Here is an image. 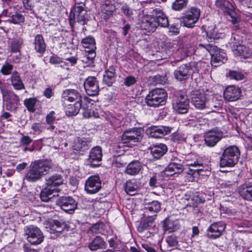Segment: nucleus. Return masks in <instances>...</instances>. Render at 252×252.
<instances>
[{
	"mask_svg": "<svg viewBox=\"0 0 252 252\" xmlns=\"http://www.w3.org/2000/svg\"><path fill=\"white\" fill-rule=\"evenodd\" d=\"M53 166V163L50 160H36L30 164L24 179L29 182H37L48 173Z\"/></svg>",
	"mask_w": 252,
	"mask_h": 252,
	"instance_id": "obj_1",
	"label": "nucleus"
},
{
	"mask_svg": "<svg viewBox=\"0 0 252 252\" xmlns=\"http://www.w3.org/2000/svg\"><path fill=\"white\" fill-rule=\"evenodd\" d=\"M167 98V94L165 90L156 89L149 92L145 98V102L148 106L156 108L164 105Z\"/></svg>",
	"mask_w": 252,
	"mask_h": 252,
	"instance_id": "obj_2",
	"label": "nucleus"
},
{
	"mask_svg": "<svg viewBox=\"0 0 252 252\" xmlns=\"http://www.w3.org/2000/svg\"><path fill=\"white\" fill-rule=\"evenodd\" d=\"M85 5L84 2H75L69 15V22L71 25H73L76 21L83 25L86 23L88 16L87 10L85 8Z\"/></svg>",
	"mask_w": 252,
	"mask_h": 252,
	"instance_id": "obj_3",
	"label": "nucleus"
},
{
	"mask_svg": "<svg viewBox=\"0 0 252 252\" xmlns=\"http://www.w3.org/2000/svg\"><path fill=\"white\" fill-rule=\"evenodd\" d=\"M240 152L235 146H230L226 148L221 156V167L224 166L232 167L239 160Z\"/></svg>",
	"mask_w": 252,
	"mask_h": 252,
	"instance_id": "obj_4",
	"label": "nucleus"
},
{
	"mask_svg": "<svg viewBox=\"0 0 252 252\" xmlns=\"http://www.w3.org/2000/svg\"><path fill=\"white\" fill-rule=\"evenodd\" d=\"M195 62L182 64L174 71V76L179 82H183L189 79L196 71Z\"/></svg>",
	"mask_w": 252,
	"mask_h": 252,
	"instance_id": "obj_5",
	"label": "nucleus"
},
{
	"mask_svg": "<svg viewBox=\"0 0 252 252\" xmlns=\"http://www.w3.org/2000/svg\"><path fill=\"white\" fill-rule=\"evenodd\" d=\"M0 91L1 93L3 100L5 102L6 109L8 111H16L19 104V98L18 96L2 86H0Z\"/></svg>",
	"mask_w": 252,
	"mask_h": 252,
	"instance_id": "obj_6",
	"label": "nucleus"
},
{
	"mask_svg": "<svg viewBox=\"0 0 252 252\" xmlns=\"http://www.w3.org/2000/svg\"><path fill=\"white\" fill-rule=\"evenodd\" d=\"M189 99L186 95L177 93L172 100L173 108L178 114H185L189 109Z\"/></svg>",
	"mask_w": 252,
	"mask_h": 252,
	"instance_id": "obj_7",
	"label": "nucleus"
},
{
	"mask_svg": "<svg viewBox=\"0 0 252 252\" xmlns=\"http://www.w3.org/2000/svg\"><path fill=\"white\" fill-rule=\"evenodd\" d=\"M183 14L181 18V23L184 26L190 28L193 27L194 24L198 21L200 11L199 9L192 7Z\"/></svg>",
	"mask_w": 252,
	"mask_h": 252,
	"instance_id": "obj_8",
	"label": "nucleus"
},
{
	"mask_svg": "<svg viewBox=\"0 0 252 252\" xmlns=\"http://www.w3.org/2000/svg\"><path fill=\"white\" fill-rule=\"evenodd\" d=\"M28 241L32 245H38L44 240L43 233L37 227L34 225L27 226L24 228Z\"/></svg>",
	"mask_w": 252,
	"mask_h": 252,
	"instance_id": "obj_9",
	"label": "nucleus"
},
{
	"mask_svg": "<svg viewBox=\"0 0 252 252\" xmlns=\"http://www.w3.org/2000/svg\"><path fill=\"white\" fill-rule=\"evenodd\" d=\"M172 129V127L168 126H153L146 129V133L150 137L159 138L169 134Z\"/></svg>",
	"mask_w": 252,
	"mask_h": 252,
	"instance_id": "obj_10",
	"label": "nucleus"
},
{
	"mask_svg": "<svg viewBox=\"0 0 252 252\" xmlns=\"http://www.w3.org/2000/svg\"><path fill=\"white\" fill-rule=\"evenodd\" d=\"M57 204L65 212L72 214L77 208V202L71 197L65 196L60 197Z\"/></svg>",
	"mask_w": 252,
	"mask_h": 252,
	"instance_id": "obj_11",
	"label": "nucleus"
},
{
	"mask_svg": "<svg viewBox=\"0 0 252 252\" xmlns=\"http://www.w3.org/2000/svg\"><path fill=\"white\" fill-rule=\"evenodd\" d=\"M84 87L86 93L90 96H95L98 94L99 87L98 81L94 76H89L84 82Z\"/></svg>",
	"mask_w": 252,
	"mask_h": 252,
	"instance_id": "obj_12",
	"label": "nucleus"
},
{
	"mask_svg": "<svg viewBox=\"0 0 252 252\" xmlns=\"http://www.w3.org/2000/svg\"><path fill=\"white\" fill-rule=\"evenodd\" d=\"M85 190L90 194H94L98 191L101 188V181L97 175H94L90 177L86 181Z\"/></svg>",
	"mask_w": 252,
	"mask_h": 252,
	"instance_id": "obj_13",
	"label": "nucleus"
},
{
	"mask_svg": "<svg viewBox=\"0 0 252 252\" xmlns=\"http://www.w3.org/2000/svg\"><path fill=\"white\" fill-rule=\"evenodd\" d=\"M102 149L99 146L93 148L90 151L87 162L92 167L99 166L102 160Z\"/></svg>",
	"mask_w": 252,
	"mask_h": 252,
	"instance_id": "obj_14",
	"label": "nucleus"
},
{
	"mask_svg": "<svg viewBox=\"0 0 252 252\" xmlns=\"http://www.w3.org/2000/svg\"><path fill=\"white\" fill-rule=\"evenodd\" d=\"M142 130L136 128L125 131L122 135V140L124 143H136L142 138Z\"/></svg>",
	"mask_w": 252,
	"mask_h": 252,
	"instance_id": "obj_15",
	"label": "nucleus"
},
{
	"mask_svg": "<svg viewBox=\"0 0 252 252\" xmlns=\"http://www.w3.org/2000/svg\"><path fill=\"white\" fill-rule=\"evenodd\" d=\"M191 101L197 109H203L205 108L207 101L206 94L199 91H193L191 94Z\"/></svg>",
	"mask_w": 252,
	"mask_h": 252,
	"instance_id": "obj_16",
	"label": "nucleus"
},
{
	"mask_svg": "<svg viewBox=\"0 0 252 252\" xmlns=\"http://www.w3.org/2000/svg\"><path fill=\"white\" fill-rule=\"evenodd\" d=\"M221 11L225 15H227L230 17L229 20L232 24L238 23V17L234 10V7L228 1L225 0L221 1Z\"/></svg>",
	"mask_w": 252,
	"mask_h": 252,
	"instance_id": "obj_17",
	"label": "nucleus"
},
{
	"mask_svg": "<svg viewBox=\"0 0 252 252\" xmlns=\"http://www.w3.org/2000/svg\"><path fill=\"white\" fill-rule=\"evenodd\" d=\"M241 91L240 89L234 85L228 86L223 92V97L228 101H234L240 98Z\"/></svg>",
	"mask_w": 252,
	"mask_h": 252,
	"instance_id": "obj_18",
	"label": "nucleus"
},
{
	"mask_svg": "<svg viewBox=\"0 0 252 252\" xmlns=\"http://www.w3.org/2000/svg\"><path fill=\"white\" fill-rule=\"evenodd\" d=\"M62 100L65 103V101H75V102L82 103V96L80 93L74 89H66L62 93Z\"/></svg>",
	"mask_w": 252,
	"mask_h": 252,
	"instance_id": "obj_19",
	"label": "nucleus"
},
{
	"mask_svg": "<svg viewBox=\"0 0 252 252\" xmlns=\"http://www.w3.org/2000/svg\"><path fill=\"white\" fill-rule=\"evenodd\" d=\"M151 16L154 17L157 23V26L167 27L169 25L168 18L163 13L162 10L159 8H156L152 10L150 12Z\"/></svg>",
	"mask_w": 252,
	"mask_h": 252,
	"instance_id": "obj_20",
	"label": "nucleus"
},
{
	"mask_svg": "<svg viewBox=\"0 0 252 252\" xmlns=\"http://www.w3.org/2000/svg\"><path fill=\"white\" fill-rule=\"evenodd\" d=\"M204 137L206 145L208 147H214L220 139V132L213 129L206 133Z\"/></svg>",
	"mask_w": 252,
	"mask_h": 252,
	"instance_id": "obj_21",
	"label": "nucleus"
},
{
	"mask_svg": "<svg viewBox=\"0 0 252 252\" xmlns=\"http://www.w3.org/2000/svg\"><path fill=\"white\" fill-rule=\"evenodd\" d=\"M184 168L183 164L175 162H170L163 171V173L167 176H172L182 173Z\"/></svg>",
	"mask_w": 252,
	"mask_h": 252,
	"instance_id": "obj_22",
	"label": "nucleus"
},
{
	"mask_svg": "<svg viewBox=\"0 0 252 252\" xmlns=\"http://www.w3.org/2000/svg\"><path fill=\"white\" fill-rule=\"evenodd\" d=\"M157 28V23L154 17L151 16V17L144 18L141 22L140 28L144 30L147 32H155Z\"/></svg>",
	"mask_w": 252,
	"mask_h": 252,
	"instance_id": "obj_23",
	"label": "nucleus"
},
{
	"mask_svg": "<svg viewBox=\"0 0 252 252\" xmlns=\"http://www.w3.org/2000/svg\"><path fill=\"white\" fill-rule=\"evenodd\" d=\"M232 50L235 55L244 58H249L252 56V51L244 45H233Z\"/></svg>",
	"mask_w": 252,
	"mask_h": 252,
	"instance_id": "obj_24",
	"label": "nucleus"
},
{
	"mask_svg": "<svg viewBox=\"0 0 252 252\" xmlns=\"http://www.w3.org/2000/svg\"><path fill=\"white\" fill-rule=\"evenodd\" d=\"M239 193L243 199L252 201V183L246 182L242 185Z\"/></svg>",
	"mask_w": 252,
	"mask_h": 252,
	"instance_id": "obj_25",
	"label": "nucleus"
},
{
	"mask_svg": "<svg viewBox=\"0 0 252 252\" xmlns=\"http://www.w3.org/2000/svg\"><path fill=\"white\" fill-rule=\"evenodd\" d=\"M63 178L62 175L54 174L45 178V184L47 187L52 188L59 186L63 183Z\"/></svg>",
	"mask_w": 252,
	"mask_h": 252,
	"instance_id": "obj_26",
	"label": "nucleus"
},
{
	"mask_svg": "<svg viewBox=\"0 0 252 252\" xmlns=\"http://www.w3.org/2000/svg\"><path fill=\"white\" fill-rule=\"evenodd\" d=\"M47 231L51 233L61 232L65 228L64 221H46L45 224Z\"/></svg>",
	"mask_w": 252,
	"mask_h": 252,
	"instance_id": "obj_27",
	"label": "nucleus"
},
{
	"mask_svg": "<svg viewBox=\"0 0 252 252\" xmlns=\"http://www.w3.org/2000/svg\"><path fill=\"white\" fill-rule=\"evenodd\" d=\"M142 167V163L138 160H134L128 164L124 172L127 175L135 176L139 173Z\"/></svg>",
	"mask_w": 252,
	"mask_h": 252,
	"instance_id": "obj_28",
	"label": "nucleus"
},
{
	"mask_svg": "<svg viewBox=\"0 0 252 252\" xmlns=\"http://www.w3.org/2000/svg\"><path fill=\"white\" fill-rule=\"evenodd\" d=\"M115 68L113 66H110L104 72L103 78V82L108 86H111L115 81L116 72Z\"/></svg>",
	"mask_w": 252,
	"mask_h": 252,
	"instance_id": "obj_29",
	"label": "nucleus"
},
{
	"mask_svg": "<svg viewBox=\"0 0 252 252\" xmlns=\"http://www.w3.org/2000/svg\"><path fill=\"white\" fill-rule=\"evenodd\" d=\"M58 193V189L55 188H51L47 187L42 189L40 193V197L41 201L43 202H48L55 197L56 193Z\"/></svg>",
	"mask_w": 252,
	"mask_h": 252,
	"instance_id": "obj_30",
	"label": "nucleus"
},
{
	"mask_svg": "<svg viewBox=\"0 0 252 252\" xmlns=\"http://www.w3.org/2000/svg\"><path fill=\"white\" fill-rule=\"evenodd\" d=\"M34 49L36 52L42 55L46 51V45L43 36L40 34L35 35L34 40Z\"/></svg>",
	"mask_w": 252,
	"mask_h": 252,
	"instance_id": "obj_31",
	"label": "nucleus"
},
{
	"mask_svg": "<svg viewBox=\"0 0 252 252\" xmlns=\"http://www.w3.org/2000/svg\"><path fill=\"white\" fill-rule=\"evenodd\" d=\"M150 151L153 156L158 159L166 153L167 147L165 144L160 143L151 147Z\"/></svg>",
	"mask_w": 252,
	"mask_h": 252,
	"instance_id": "obj_32",
	"label": "nucleus"
},
{
	"mask_svg": "<svg viewBox=\"0 0 252 252\" xmlns=\"http://www.w3.org/2000/svg\"><path fill=\"white\" fill-rule=\"evenodd\" d=\"M10 81L11 85L15 90H21L25 89L23 82L17 71L12 72L10 77Z\"/></svg>",
	"mask_w": 252,
	"mask_h": 252,
	"instance_id": "obj_33",
	"label": "nucleus"
},
{
	"mask_svg": "<svg viewBox=\"0 0 252 252\" xmlns=\"http://www.w3.org/2000/svg\"><path fill=\"white\" fill-rule=\"evenodd\" d=\"M32 142V140L29 136H23L20 140L19 147L22 148L25 152L27 151L32 152L35 150V147L33 145L30 146Z\"/></svg>",
	"mask_w": 252,
	"mask_h": 252,
	"instance_id": "obj_34",
	"label": "nucleus"
},
{
	"mask_svg": "<svg viewBox=\"0 0 252 252\" xmlns=\"http://www.w3.org/2000/svg\"><path fill=\"white\" fill-rule=\"evenodd\" d=\"M88 247L91 251H96L105 249L106 244L100 236H96L89 244Z\"/></svg>",
	"mask_w": 252,
	"mask_h": 252,
	"instance_id": "obj_35",
	"label": "nucleus"
},
{
	"mask_svg": "<svg viewBox=\"0 0 252 252\" xmlns=\"http://www.w3.org/2000/svg\"><path fill=\"white\" fill-rule=\"evenodd\" d=\"M82 107V103L75 102L74 104H70L65 106L66 114L68 116L77 115Z\"/></svg>",
	"mask_w": 252,
	"mask_h": 252,
	"instance_id": "obj_36",
	"label": "nucleus"
},
{
	"mask_svg": "<svg viewBox=\"0 0 252 252\" xmlns=\"http://www.w3.org/2000/svg\"><path fill=\"white\" fill-rule=\"evenodd\" d=\"M95 57V51H88L85 50V53L81 57V60L86 66H90L94 63Z\"/></svg>",
	"mask_w": 252,
	"mask_h": 252,
	"instance_id": "obj_37",
	"label": "nucleus"
},
{
	"mask_svg": "<svg viewBox=\"0 0 252 252\" xmlns=\"http://www.w3.org/2000/svg\"><path fill=\"white\" fill-rule=\"evenodd\" d=\"M82 44L86 50L90 51H95V42L94 37L91 36H88L82 40Z\"/></svg>",
	"mask_w": 252,
	"mask_h": 252,
	"instance_id": "obj_38",
	"label": "nucleus"
},
{
	"mask_svg": "<svg viewBox=\"0 0 252 252\" xmlns=\"http://www.w3.org/2000/svg\"><path fill=\"white\" fill-rule=\"evenodd\" d=\"M90 146V142L87 141L80 138L76 139L73 146L74 150L80 151L87 150Z\"/></svg>",
	"mask_w": 252,
	"mask_h": 252,
	"instance_id": "obj_39",
	"label": "nucleus"
},
{
	"mask_svg": "<svg viewBox=\"0 0 252 252\" xmlns=\"http://www.w3.org/2000/svg\"><path fill=\"white\" fill-rule=\"evenodd\" d=\"M207 236L213 239L219 238L220 236L218 222H215L209 227Z\"/></svg>",
	"mask_w": 252,
	"mask_h": 252,
	"instance_id": "obj_40",
	"label": "nucleus"
},
{
	"mask_svg": "<svg viewBox=\"0 0 252 252\" xmlns=\"http://www.w3.org/2000/svg\"><path fill=\"white\" fill-rule=\"evenodd\" d=\"M138 188L139 185L135 179L127 181L124 186V189L125 191L130 195H132V193L136 190Z\"/></svg>",
	"mask_w": 252,
	"mask_h": 252,
	"instance_id": "obj_41",
	"label": "nucleus"
},
{
	"mask_svg": "<svg viewBox=\"0 0 252 252\" xmlns=\"http://www.w3.org/2000/svg\"><path fill=\"white\" fill-rule=\"evenodd\" d=\"M101 11L107 15L111 14L115 10V7L113 4V1L111 0H106L101 6Z\"/></svg>",
	"mask_w": 252,
	"mask_h": 252,
	"instance_id": "obj_42",
	"label": "nucleus"
},
{
	"mask_svg": "<svg viewBox=\"0 0 252 252\" xmlns=\"http://www.w3.org/2000/svg\"><path fill=\"white\" fill-rule=\"evenodd\" d=\"M226 77L236 81H240L244 79V74L240 71L229 70L225 74Z\"/></svg>",
	"mask_w": 252,
	"mask_h": 252,
	"instance_id": "obj_43",
	"label": "nucleus"
},
{
	"mask_svg": "<svg viewBox=\"0 0 252 252\" xmlns=\"http://www.w3.org/2000/svg\"><path fill=\"white\" fill-rule=\"evenodd\" d=\"M145 204L147 207L146 210H148L150 212L157 213L161 209V205L160 202L158 201H153L152 202H146L145 200Z\"/></svg>",
	"mask_w": 252,
	"mask_h": 252,
	"instance_id": "obj_44",
	"label": "nucleus"
},
{
	"mask_svg": "<svg viewBox=\"0 0 252 252\" xmlns=\"http://www.w3.org/2000/svg\"><path fill=\"white\" fill-rule=\"evenodd\" d=\"M188 0H175L172 4V9L174 11H181L187 7Z\"/></svg>",
	"mask_w": 252,
	"mask_h": 252,
	"instance_id": "obj_45",
	"label": "nucleus"
},
{
	"mask_svg": "<svg viewBox=\"0 0 252 252\" xmlns=\"http://www.w3.org/2000/svg\"><path fill=\"white\" fill-rule=\"evenodd\" d=\"M49 63L52 64H60L62 68L68 66V63L63 61V59L56 55H53L49 59Z\"/></svg>",
	"mask_w": 252,
	"mask_h": 252,
	"instance_id": "obj_46",
	"label": "nucleus"
},
{
	"mask_svg": "<svg viewBox=\"0 0 252 252\" xmlns=\"http://www.w3.org/2000/svg\"><path fill=\"white\" fill-rule=\"evenodd\" d=\"M163 227L164 231L172 232L179 229V225L177 221H163Z\"/></svg>",
	"mask_w": 252,
	"mask_h": 252,
	"instance_id": "obj_47",
	"label": "nucleus"
},
{
	"mask_svg": "<svg viewBox=\"0 0 252 252\" xmlns=\"http://www.w3.org/2000/svg\"><path fill=\"white\" fill-rule=\"evenodd\" d=\"M25 19V17L21 14L15 11L12 18L7 19V21L14 24H21L24 23Z\"/></svg>",
	"mask_w": 252,
	"mask_h": 252,
	"instance_id": "obj_48",
	"label": "nucleus"
},
{
	"mask_svg": "<svg viewBox=\"0 0 252 252\" xmlns=\"http://www.w3.org/2000/svg\"><path fill=\"white\" fill-rule=\"evenodd\" d=\"M184 199L187 200L189 201L187 205L189 206L195 205L194 203L198 204L205 201L204 198L200 196L199 195H194L192 197L190 198H186Z\"/></svg>",
	"mask_w": 252,
	"mask_h": 252,
	"instance_id": "obj_49",
	"label": "nucleus"
},
{
	"mask_svg": "<svg viewBox=\"0 0 252 252\" xmlns=\"http://www.w3.org/2000/svg\"><path fill=\"white\" fill-rule=\"evenodd\" d=\"M37 101L35 98H30L26 99L24 100V104L27 108V109L32 112H34L35 110L34 106Z\"/></svg>",
	"mask_w": 252,
	"mask_h": 252,
	"instance_id": "obj_50",
	"label": "nucleus"
},
{
	"mask_svg": "<svg viewBox=\"0 0 252 252\" xmlns=\"http://www.w3.org/2000/svg\"><path fill=\"white\" fill-rule=\"evenodd\" d=\"M22 43V40L20 39H15L13 40L11 43V51L13 53L20 52Z\"/></svg>",
	"mask_w": 252,
	"mask_h": 252,
	"instance_id": "obj_51",
	"label": "nucleus"
},
{
	"mask_svg": "<svg viewBox=\"0 0 252 252\" xmlns=\"http://www.w3.org/2000/svg\"><path fill=\"white\" fill-rule=\"evenodd\" d=\"M13 68V65L10 64L8 62H5L1 68L0 72L4 75L12 74Z\"/></svg>",
	"mask_w": 252,
	"mask_h": 252,
	"instance_id": "obj_52",
	"label": "nucleus"
},
{
	"mask_svg": "<svg viewBox=\"0 0 252 252\" xmlns=\"http://www.w3.org/2000/svg\"><path fill=\"white\" fill-rule=\"evenodd\" d=\"M15 12V8L10 6L3 10L1 13L0 14V17H3L4 19L7 17L9 19L12 18Z\"/></svg>",
	"mask_w": 252,
	"mask_h": 252,
	"instance_id": "obj_53",
	"label": "nucleus"
},
{
	"mask_svg": "<svg viewBox=\"0 0 252 252\" xmlns=\"http://www.w3.org/2000/svg\"><path fill=\"white\" fill-rule=\"evenodd\" d=\"M166 241L169 247H175L178 244L177 238L174 235H171L167 237Z\"/></svg>",
	"mask_w": 252,
	"mask_h": 252,
	"instance_id": "obj_54",
	"label": "nucleus"
},
{
	"mask_svg": "<svg viewBox=\"0 0 252 252\" xmlns=\"http://www.w3.org/2000/svg\"><path fill=\"white\" fill-rule=\"evenodd\" d=\"M121 11L127 18H131L133 14L132 10L127 5L122 6Z\"/></svg>",
	"mask_w": 252,
	"mask_h": 252,
	"instance_id": "obj_55",
	"label": "nucleus"
},
{
	"mask_svg": "<svg viewBox=\"0 0 252 252\" xmlns=\"http://www.w3.org/2000/svg\"><path fill=\"white\" fill-rule=\"evenodd\" d=\"M152 221H150L151 222ZM150 221H141L140 223L137 227V230L139 232H142L145 230L149 229L150 225Z\"/></svg>",
	"mask_w": 252,
	"mask_h": 252,
	"instance_id": "obj_56",
	"label": "nucleus"
},
{
	"mask_svg": "<svg viewBox=\"0 0 252 252\" xmlns=\"http://www.w3.org/2000/svg\"><path fill=\"white\" fill-rule=\"evenodd\" d=\"M136 82V80L135 77L129 76L126 77L124 81V84L127 87H129L134 85Z\"/></svg>",
	"mask_w": 252,
	"mask_h": 252,
	"instance_id": "obj_57",
	"label": "nucleus"
},
{
	"mask_svg": "<svg viewBox=\"0 0 252 252\" xmlns=\"http://www.w3.org/2000/svg\"><path fill=\"white\" fill-rule=\"evenodd\" d=\"M107 119L114 126H118L121 123L119 119L113 116H108Z\"/></svg>",
	"mask_w": 252,
	"mask_h": 252,
	"instance_id": "obj_58",
	"label": "nucleus"
},
{
	"mask_svg": "<svg viewBox=\"0 0 252 252\" xmlns=\"http://www.w3.org/2000/svg\"><path fill=\"white\" fill-rule=\"evenodd\" d=\"M32 129L34 131V134H39L42 131V126L39 123H34L32 126Z\"/></svg>",
	"mask_w": 252,
	"mask_h": 252,
	"instance_id": "obj_59",
	"label": "nucleus"
},
{
	"mask_svg": "<svg viewBox=\"0 0 252 252\" xmlns=\"http://www.w3.org/2000/svg\"><path fill=\"white\" fill-rule=\"evenodd\" d=\"M55 114V112L54 111H51L49 114H48L46 118V122L48 125L53 124L55 120V117L54 116Z\"/></svg>",
	"mask_w": 252,
	"mask_h": 252,
	"instance_id": "obj_60",
	"label": "nucleus"
},
{
	"mask_svg": "<svg viewBox=\"0 0 252 252\" xmlns=\"http://www.w3.org/2000/svg\"><path fill=\"white\" fill-rule=\"evenodd\" d=\"M172 139L174 142H180L184 139V137L180 133H174L172 135Z\"/></svg>",
	"mask_w": 252,
	"mask_h": 252,
	"instance_id": "obj_61",
	"label": "nucleus"
},
{
	"mask_svg": "<svg viewBox=\"0 0 252 252\" xmlns=\"http://www.w3.org/2000/svg\"><path fill=\"white\" fill-rule=\"evenodd\" d=\"M159 185V183L157 182L156 176H152L149 181V185L153 188L157 187Z\"/></svg>",
	"mask_w": 252,
	"mask_h": 252,
	"instance_id": "obj_62",
	"label": "nucleus"
},
{
	"mask_svg": "<svg viewBox=\"0 0 252 252\" xmlns=\"http://www.w3.org/2000/svg\"><path fill=\"white\" fill-rule=\"evenodd\" d=\"M100 225V223L97 222L93 225L92 227L90 228L89 230L92 231L93 233H97V231L99 229V227Z\"/></svg>",
	"mask_w": 252,
	"mask_h": 252,
	"instance_id": "obj_63",
	"label": "nucleus"
},
{
	"mask_svg": "<svg viewBox=\"0 0 252 252\" xmlns=\"http://www.w3.org/2000/svg\"><path fill=\"white\" fill-rule=\"evenodd\" d=\"M142 247L147 252H156L155 249L151 247L148 244H143Z\"/></svg>",
	"mask_w": 252,
	"mask_h": 252,
	"instance_id": "obj_64",
	"label": "nucleus"
}]
</instances>
